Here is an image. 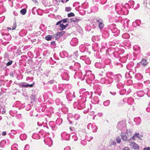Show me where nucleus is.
Instances as JSON below:
<instances>
[{
	"instance_id": "1",
	"label": "nucleus",
	"mask_w": 150,
	"mask_h": 150,
	"mask_svg": "<svg viewBox=\"0 0 150 150\" xmlns=\"http://www.w3.org/2000/svg\"><path fill=\"white\" fill-rule=\"evenodd\" d=\"M115 10L118 14L127 15L128 13V11L125 6L122 5L120 6L118 4L115 5Z\"/></svg>"
},
{
	"instance_id": "2",
	"label": "nucleus",
	"mask_w": 150,
	"mask_h": 150,
	"mask_svg": "<svg viewBox=\"0 0 150 150\" xmlns=\"http://www.w3.org/2000/svg\"><path fill=\"white\" fill-rule=\"evenodd\" d=\"M86 100L84 98H81L79 101L74 102L73 103V106L74 108H77L78 109H81L85 107V103Z\"/></svg>"
},
{
	"instance_id": "3",
	"label": "nucleus",
	"mask_w": 150,
	"mask_h": 150,
	"mask_svg": "<svg viewBox=\"0 0 150 150\" xmlns=\"http://www.w3.org/2000/svg\"><path fill=\"white\" fill-rule=\"evenodd\" d=\"M117 128L121 131L122 134H128L126 124L125 121H122L119 122L117 124Z\"/></svg>"
},
{
	"instance_id": "4",
	"label": "nucleus",
	"mask_w": 150,
	"mask_h": 150,
	"mask_svg": "<svg viewBox=\"0 0 150 150\" xmlns=\"http://www.w3.org/2000/svg\"><path fill=\"white\" fill-rule=\"evenodd\" d=\"M57 73L58 74L59 73H61V76L63 80L68 81L69 80V75L68 71L63 69H60Z\"/></svg>"
},
{
	"instance_id": "5",
	"label": "nucleus",
	"mask_w": 150,
	"mask_h": 150,
	"mask_svg": "<svg viewBox=\"0 0 150 150\" xmlns=\"http://www.w3.org/2000/svg\"><path fill=\"white\" fill-rule=\"evenodd\" d=\"M82 80H83L84 79H86V82L89 84L91 83H92L95 79L94 75L91 73L90 74H87V73L86 75L84 76L83 78H81Z\"/></svg>"
},
{
	"instance_id": "6",
	"label": "nucleus",
	"mask_w": 150,
	"mask_h": 150,
	"mask_svg": "<svg viewBox=\"0 0 150 150\" xmlns=\"http://www.w3.org/2000/svg\"><path fill=\"white\" fill-rule=\"evenodd\" d=\"M65 85L63 84H59L57 85H54L52 87L53 91L57 93H61L64 90Z\"/></svg>"
},
{
	"instance_id": "7",
	"label": "nucleus",
	"mask_w": 150,
	"mask_h": 150,
	"mask_svg": "<svg viewBox=\"0 0 150 150\" xmlns=\"http://www.w3.org/2000/svg\"><path fill=\"white\" fill-rule=\"evenodd\" d=\"M108 28L113 34V35L117 36L120 34V30L116 27V25L114 24H112L108 25Z\"/></svg>"
},
{
	"instance_id": "8",
	"label": "nucleus",
	"mask_w": 150,
	"mask_h": 150,
	"mask_svg": "<svg viewBox=\"0 0 150 150\" xmlns=\"http://www.w3.org/2000/svg\"><path fill=\"white\" fill-rule=\"evenodd\" d=\"M134 63L133 62H131L128 63L126 66V67L127 69L129 70V72L131 73L134 74L136 72V67H134Z\"/></svg>"
},
{
	"instance_id": "9",
	"label": "nucleus",
	"mask_w": 150,
	"mask_h": 150,
	"mask_svg": "<svg viewBox=\"0 0 150 150\" xmlns=\"http://www.w3.org/2000/svg\"><path fill=\"white\" fill-rule=\"evenodd\" d=\"M65 94L66 95L67 98L69 101H71L73 98L75 97L74 92H70L69 91H67L65 92Z\"/></svg>"
},
{
	"instance_id": "10",
	"label": "nucleus",
	"mask_w": 150,
	"mask_h": 150,
	"mask_svg": "<svg viewBox=\"0 0 150 150\" xmlns=\"http://www.w3.org/2000/svg\"><path fill=\"white\" fill-rule=\"evenodd\" d=\"M111 74L110 72H107L106 74V84L108 85H109V86H111V84L112 83L113 80L112 78L109 76L110 74Z\"/></svg>"
},
{
	"instance_id": "11",
	"label": "nucleus",
	"mask_w": 150,
	"mask_h": 150,
	"mask_svg": "<svg viewBox=\"0 0 150 150\" xmlns=\"http://www.w3.org/2000/svg\"><path fill=\"white\" fill-rule=\"evenodd\" d=\"M11 144L10 140L6 139V140H2L0 142V146L1 147H4L7 146Z\"/></svg>"
},
{
	"instance_id": "12",
	"label": "nucleus",
	"mask_w": 150,
	"mask_h": 150,
	"mask_svg": "<svg viewBox=\"0 0 150 150\" xmlns=\"http://www.w3.org/2000/svg\"><path fill=\"white\" fill-rule=\"evenodd\" d=\"M95 20H96L97 23L98 24L99 28L100 29H102L104 26V23L103 20L99 17L96 18L95 19Z\"/></svg>"
},
{
	"instance_id": "13",
	"label": "nucleus",
	"mask_w": 150,
	"mask_h": 150,
	"mask_svg": "<svg viewBox=\"0 0 150 150\" xmlns=\"http://www.w3.org/2000/svg\"><path fill=\"white\" fill-rule=\"evenodd\" d=\"M81 67V65L79 63L76 62L74 66H70L69 67V69L73 71H76L78 70Z\"/></svg>"
},
{
	"instance_id": "14",
	"label": "nucleus",
	"mask_w": 150,
	"mask_h": 150,
	"mask_svg": "<svg viewBox=\"0 0 150 150\" xmlns=\"http://www.w3.org/2000/svg\"><path fill=\"white\" fill-rule=\"evenodd\" d=\"M128 141L130 142L129 145L131 146L132 148L135 149H139V146L137 144L135 143L134 141H132V139H129Z\"/></svg>"
},
{
	"instance_id": "15",
	"label": "nucleus",
	"mask_w": 150,
	"mask_h": 150,
	"mask_svg": "<svg viewBox=\"0 0 150 150\" xmlns=\"http://www.w3.org/2000/svg\"><path fill=\"white\" fill-rule=\"evenodd\" d=\"M148 64L147 60L143 59L140 62L138 63L136 66L137 68H139L140 66H146Z\"/></svg>"
},
{
	"instance_id": "16",
	"label": "nucleus",
	"mask_w": 150,
	"mask_h": 150,
	"mask_svg": "<svg viewBox=\"0 0 150 150\" xmlns=\"http://www.w3.org/2000/svg\"><path fill=\"white\" fill-rule=\"evenodd\" d=\"M70 135L68 134L67 133L65 132H64L61 134L62 137L63 139L65 140H69L70 139Z\"/></svg>"
},
{
	"instance_id": "17",
	"label": "nucleus",
	"mask_w": 150,
	"mask_h": 150,
	"mask_svg": "<svg viewBox=\"0 0 150 150\" xmlns=\"http://www.w3.org/2000/svg\"><path fill=\"white\" fill-rule=\"evenodd\" d=\"M78 40L77 38H72L70 42L71 45L72 46H75L78 45Z\"/></svg>"
},
{
	"instance_id": "18",
	"label": "nucleus",
	"mask_w": 150,
	"mask_h": 150,
	"mask_svg": "<svg viewBox=\"0 0 150 150\" xmlns=\"http://www.w3.org/2000/svg\"><path fill=\"white\" fill-rule=\"evenodd\" d=\"M48 75L49 74H48L47 75H45L43 77L42 82L44 86L47 84V82L48 81V80L50 79V77Z\"/></svg>"
},
{
	"instance_id": "19",
	"label": "nucleus",
	"mask_w": 150,
	"mask_h": 150,
	"mask_svg": "<svg viewBox=\"0 0 150 150\" xmlns=\"http://www.w3.org/2000/svg\"><path fill=\"white\" fill-rule=\"evenodd\" d=\"M80 59L85 61V63L87 64H89L91 63V61H90L89 58L86 55L81 56Z\"/></svg>"
},
{
	"instance_id": "20",
	"label": "nucleus",
	"mask_w": 150,
	"mask_h": 150,
	"mask_svg": "<svg viewBox=\"0 0 150 150\" xmlns=\"http://www.w3.org/2000/svg\"><path fill=\"white\" fill-rule=\"evenodd\" d=\"M115 81L116 82H119L122 78V76L120 74H116L113 76Z\"/></svg>"
},
{
	"instance_id": "21",
	"label": "nucleus",
	"mask_w": 150,
	"mask_h": 150,
	"mask_svg": "<svg viewBox=\"0 0 150 150\" xmlns=\"http://www.w3.org/2000/svg\"><path fill=\"white\" fill-rule=\"evenodd\" d=\"M92 93L91 92L89 93L88 91H87L86 93L84 94L82 96L83 97L82 98H85L86 100V98L90 99L92 97Z\"/></svg>"
},
{
	"instance_id": "22",
	"label": "nucleus",
	"mask_w": 150,
	"mask_h": 150,
	"mask_svg": "<svg viewBox=\"0 0 150 150\" xmlns=\"http://www.w3.org/2000/svg\"><path fill=\"white\" fill-rule=\"evenodd\" d=\"M127 100V103L129 105H131L134 103V99L131 97H130L128 98H125L123 100V101H126Z\"/></svg>"
},
{
	"instance_id": "23",
	"label": "nucleus",
	"mask_w": 150,
	"mask_h": 150,
	"mask_svg": "<svg viewBox=\"0 0 150 150\" xmlns=\"http://www.w3.org/2000/svg\"><path fill=\"white\" fill-rule=\"evenodd\" d=\"M95 66L97 68L100 69L101 68H104L105 66L104 65H103L100 62H97L95 64Z\"/></svg>"
},
{
	"instance_id": "24",
	"label": "nucleus",
	"mask_w": 150,
	"mask_h": 150,
	"mask_svg": "<svg viewBox=\"0 0 150 150\" xmlns=\"http://www.w3.org/2000/svg\"><path fill=\"white\" fill-rule=\"evenodd\" d=\"M34 85V83H33L31 84H24L23 83H20L19 85L22 87L27 88L28 87H32Z\"/></svg>"
},
{
	"instance_id": "25",
	"label": "nucleus",
	"mask_w": 150,
	"mask_h": 150,
	"mask_svg": "<svg viewBox=\"0 0 150 150\" xmlns=\"http://www.w3.org/2000/svg\"><path fill=\"white\" fill-rule=\"evenodd\" d=\"M109 33L107 30L104 31L102 34V37L105 38H108L109 37Z\"/></svg>"
},
{
	"instance_id": "26",
	"label": "nucleus",
	"mask_w": 150,
	"mask_h": 150,
	"mask_svg": "<svg viewBox=\"0 0 150 150\" xmlns=\"http://www.w3.org/2000/svg\"><path fill=\"white\" fill-rule=\"evenodd\" d=\"M118 18L117 17H116L115 18L114 17L111 16L109 18V21L110 23L116 22L118 21Z\"/></svg>"
},
{
	"instance_id": "27",
	"label": "nucleus",
	"mask_w": 150,
	"mask_h": 150,
	"mask_svg": "<svg viewBox=\"0 0 150 150\" xmlns=\"http://www.w3.org/2000/svg\"><path fill=\"white\" fill-rule=\"evenodd\" d=\"M4 35V38L7 41L10 40L11 38V35L9 33L5 34Z\"/></svg>"
},
{
	"instance_id": "28",
	"label": "nucleus",
	"mask_w": 150,
	"mask_h": 150,
	"mask_svg": "<svg viewBox=\"0 0 150 150\" xmlns=\"http://www.w3.org/2000/svg\"><path fill=\"white\" fill-rule=\"evenodd\" d=\"M136 94L139 97H141L144 95L145 93L142 91H139L137 92Z\"/></svg>"
},
{
	"instance_id": "29",
	"label": "nucleus",
	"mask_w": 150,
	"mask_h": 150,
	"mask_svg": "<svg viewBox=\"0 0 150 150\" xmlns=\"http://www.w3.org/2000/svg\"><path fill=\"white\" fill-rule=\"evenodd\" d=\"M60 55L62 58H64L68 56V54L66 51H64L60 53Z\"/></svg>"
},
{
	"instance_id": "30",
	"label": "nucleus",
	"mask_w": 150,
	"mask_h": 150,
	"mask_svg": "<svg viewBox=\"0 0 150 150\" xmlns=\"http://www.w3.org/2000/svg\"><path fill=\"white\" fill-rule=\"evenodd\" d=\"M27 33V31L26 30H21L19 33V35L21 37H23L25 36Z\"/></svg>"
},
{
	"instance_id": "31",
	"label": "nucleus",
	"mask_w": 150,
	"mask_h": 150,
	"mask_svg": "<svg viewBox=\"0 0 150 150\" xmlns=\"http://www.w3.org/2000/svg\"><path fill=\"white\" fill-rule=\"evenodd\" d=\"M27 137V135L25 133L21 134L20 136V139L22 140L23 141L25 140L26 139Z\"/></svg>"
},
{
	"instance_id": "32",
	"label": "nucleus",
	"mask_w": 150,
	"mask_h": 150,
	"mask_svg": "<svg viewBox=\"0 0 150 150\" xmlns=\"http://www.w3.org/2000/svg\"><path fill=\"white\" fill-rule=\"evenodd\" d=\"M134 121L137 123V125H139L141 122V118L139 117L135 118L134 119Z\"/></svg>"
},
{
	"instance_id": "33",
	"label": "nucleus",
	"mask_w": 150,
	"mask_h": 150,
	"mask_svg": "<svg viewBox=\"0 0 150 150\" xmlns=\"http://www.w3.org/2000/svg\"><path fill=\"white\" fill-rule=\"evenodd\" d=\"M98 45L96 43L93 44L92 45V49L95 51H96L98 50Z\"/></svg>"
},
{
	"instance_id": "34",
	"label": "nucleus",
	"mask_w": 150,
	"mask_h": 150,
	"mask_svg": "<svg viewBox=\"0 0 150 150\" xmlns=\"http://www.w3.org/2000/svg\"><path fill=\"white\" fill-rule=\"evenodd\" d=\"M135 77L137 79L140 80L142 78L143 76L141 74L137 73L135 75Z\"/></svg>"
},
{
	"instance_id": "35",
	"label": "nucleus",
	"mask_w": 150,
	"mask_h": 150,
	"mask_svg": "<svg viewBox=\"0 0 150 150\" xmlns=\"http://www.w3.org/2000/svg\"><path fill=\"white\" fill-rule=\"evenodd\" d=\"M79 49L81 52H84L86 49L85 46L83 45H81L79 47Z\"/></svg>"
},
{
	"instance_id": "36",
	"label": "nucleus",
	"mask_w": 150,
	"mask_h": 150,
	"mask_svg": "<svg viewBox=\"0 0 150 150\" xmlns=\"http://www.w3.org/2000/svg\"><path fill=\"white\" fill-rule=\"evenodd\" d=\"M81 20L82 19H81L80 18H74L70 19V20L71 22H77L81 21Z\"/></svg>"
},
{
	"instance_id": "37",
	"label": "nucleus",
	"mask_w": 150,
	"mask_h": 150,
	"mask_svg": "<svg viewBox=\"0 0 150 150\" xmlns=\"http://www.w3.org/2000/svg\"><path fill=\"white\" fill-rule=\"evenodd\" d=\"M134 2L133 1H130L128 2V5L130 8H133L134 7Z\"/></svg>"
},
{
	"instance_id": "38",
	"label": "nucleus",
	"mask_w": 150,
	"mask_h": 150,
	"mask_svg": "<svg viewBox=\"0 0 150 150\" xmlns=\"http://www.w3.org/2000/svg\"><path fill=\"white\" fill-rule=\"evenodd\" d=\"M32 138L34 139H38L40 138V135L36 133H34L32 136Z\"/></svg>"
},
{
	"instance_id": "39",
	"label": "nucleus",
	"mask_w": 150,
	"mask_h": 150,
	"mask_svg": "<svg viewBox=\"0 0 150 150\" xmlns=\"http://www.w3.org/2000/svg\"><path fill=\"white\" fill-rule=\"evenodd\" d=\"M120 51L114 52H113V54L115 57L117 58H119L120 56Z\"/></svg>"
},
{
	"instance_id": "40",
	"label": "nucleus",
	"mask_w": 150,
	"mask_h": 150,
	"mask_svg": "<svg viewBox=\"0 0 150 150\" xmlns=\"http://www.w3.org/2000/svg\"><path fill=\"white\" fill-rule=\"evenodd\" d=\"M99 100L98 98L96 96L93 98V100L92 101V103L96 104L98 103Z\"/></svg>"
},
{
	"instance_id": "41",
	"label": "nucleus",
	"mask_w": 150,
	"mask_h": 150,
	"mask_svg": "<svg viewBox=\"0 0 150 150\" xmlns=\"http://www.w3.org/2000/svg\"><path fill=\"white\" fill-rule=\"evenodd\" d=\"M118 83L117 84V86L118 88L121 89L124 87V85L123 83L120 82Z\"/></svg>"
},
{
	"instance_id": "42",
	"label": "nucleus",
	"mask_w": 150,
	"mask_h": 150,
	"mask_svg": "<svg viewBox=\"0 0 150 150\" xmlns=\"http://www.w3.org/2000/svg\"><path fill=\"white\" fill-rule=\"evenodd\" d=\"M18 146V145L17 144L15 143L11 146V149L12 150H18L17 148Z\"/></svg>"
},
{
	"instance_id": "43",
	"label": "nucleus",
	"mask_w": 150,
	"mask_h": 150,
	"mask_svg": "<svg viewBox=\"0 0 150 150\" xmlns=\"http://www.w3.org/2000/svg\"><path fill=\"white\" fill-rule=\"evenodd\" d=\"M17 113V111L16 110H11L9 112V113L12 116H16Z\"/></svg>"
},
{
	"instance_id": "44",
	"label": "nucleus",
	"mask_w": 150,
	"mask_h": 150,
	"mask_svg": "<svg viewBox=\"0 0 150 150\" xmlns=\"http://www.w3.org/2000/svg\"><path fill=\"white\" fill-rule=\"evenodd\" d=\"M5 10L4 7L3 6V4L0 5V14L3 13Z\"/></svg>"
},
{
	"instance_id": "45",
	"label": "nucleus",
	"mask_w": 150,
	"mask_h": 150,
	"mask_svg": "<svg viewBox=\"0 0 150 150\" xmlns=\"http://www.w3.org/2000/svg\"><path fill=\"white\" fill-rule=\"evenodd\" d=\"M82 7L84 9L87 8L88 7V2H85L83 3L81 5Z\"/></svg>"
},
{
	"instance_id": "46",
	"label": "nucleus",
	"mask_w": 150,
	"mask_h": 150,
	"mask_svg": "<svg viewBox=\"0 0 150 150\" xmlns=\"http://www.w3.org/2000/svg\"><path fill=\"white\" fill-rule=\"evenodd\" d=\"M54 37L53 36L48 35L45 36V39L47 41H49L51 40Z\"/></svg>"
},
{
	"instance_id": "47",
	"label": "nucleus",
	"mask_w": 150,
	"mask_h": 150,
	"mask_svg": "<svg viewBox=\"0 0 150 150\" xmlns=\"http://www.w3.org/2000/svg\"><path fill=\"white\" fill-rule=\"evenodd\" d=\"M95 92L96 93H98V94L100 95V93H102V91L99 87H98L96 88V90L95 91Z\"/></svg>"
},
{
	"instance_id": "48",
	"label": "nucleus",
	"mask_w": 150,
	"mask_h": 150,
	"mask_svg": "<svg viewBox=\"0 0 150 150\" xmlns=\"http://www.w3.org/2000/svg\"><path fill=\"white\" fill-rule=\"evenodd\" d=\"M111 62V60L109 59H105L103 60L104 64L106 65L109 64Z\"/></svg>"
},
{
	"instance_id": "49",
	"label": "nucleus",
	"mask_w": 150,
	"mask_h": 150,
	"mask_svg": "<svg viewBox=\"0 0 150 150\" xmlns=\"http://www.w3.org/2000/svg\"><path fill=\"white\" fill-rule=\"evenodd\" d=\"M85 88H82L80 89L79 91V93L80 94H82V96L84 94L87 92Z\"/></svg>"
},
{
	"instance_id": "50",
	"label": "nucleus",
	"mask_w": 150,
	"mask_h": 150,
	"mask_svg": "<svg viewBox=\"0 0 150 150\" xmlns=\"http://www.w3.org/2000/svg\"><path fill=\"white\" fill-rule=\"evenodd\" d=\"M30 98L32 101H35L36 99V95L34 93H32L30 96Z\"/></svg>"
},
{
	"instance_id": "51",
	"label": "nucleus",
	"mask_w": 150,
	"mask_h": 150,
	"mask_svg": "<svg viewBox=\"0 0 150 150\" xmlns=\"http://www.w3.org/2000/svg\"><path fill=\"white\" fill-rule=\"evenodd\" d=\"M139 135V133H136L132 137V138L131 139H133V140H135L136 138H138L139 139H142L140 137L138 136Z\"/></svg>"
},
{
	"instance_id": "52",
	"label": "nucleus",
	"mask_w": 150,
	"mask_h": 150,
	"mask_svg": "<svg viewBox=\"0 0 150 150\" xmlns=\"http://www.w3.org/2000/svg\"><path fill=\"white\" fill-rule=\"evenodd\" d=\"M132 73L130 74L129 72H127L125 74V77L126 78L131 79L132 78V76L131 75V74H132Z\"/></svg>"
},
{
	"instance_id": "53",
	"label": "nucleus",
	"mask_w": 150,
	"mask_h": 150,
	"mask_svg": "<svg viewBox=\"0 0 150 150\" xmlns=\"http://www.w3.org/2000/svg\"><path fill=\"white\" fill-rule=\"evenodd\" d=\"M69 25V24L68 23L66 25H64L63 24H60V27H61V29H60V30H63L65 28H66Z\"/></svg>"
},
{
	"instance_id": "54",
	"label": "nucleus",
	"mask_w": 150,
	"mask_h": 150,
	"mask_svg": "<svg viewBox=\"0 0 150 150\" xmlns=\"http://www.w3.org/2000/svg\"><path fill=\"white\" fill-rule=\"evenodd\" d=\"M98 10V8L96 6H94L91 8V11L92 12H95L97 11Z\"/></svg>"
},
{
	"instance_id": "55",
	"label": "nucleus",
	"mask_w": 150,
	"mask_h": 150,
	"mask_svg": "<svg viewBox=\"0 0 150 150\" xmlns=\"http://www.w3.org/2000/svg\"><path fill=\"white\" fill-rule=\"evenodd\" d=\"M55 102L56 104L57 105H62V102H61L59 98H57L55 100Z\"/></svg>"
},
{
	"instance_id": "56",
	"label": "nucleus",
	"mask_w": 150,
	"mask_h": 150,
	"mask_svg": "<svg viewBox=\"0 0 150 150\" xmlns=\"http://www.w3.org/2000/svg\"><path fill=\"white\" fill-rule=\"evenodd\" d=\"M61 110L64 113H67L68 111V109L66 107H63L61 108Z\"/></svg>"
},
{
	"instance_id": "57",
	"label": "nucleus",
	"mask_w": 150,
	"mask_h": 150,
	"mask_svg": "<svg viewBox=\"0 0 150 150\" xmlns=\"http://www.w3.org/2000/svg\"><path fill=\"white\" fill-rule=\"evenodd\" d=\"M62 119L60 118H58L56 120V123L59 125H60L62 123Z\"/></svg>"
},
{
	"instance_id": "58",
	"label": "nucleus",
	"mask_w": 150,
	"mask_h": 150,
	"mask_svg": "<svg viewBox=\"0 0 150 150\" xmlns=\"http://www.w3.org/2000/svg\"><path fill=\"white\" fill-rule=\"evenodd\" d=\"M120 93L121 95H123L126 93V90L123 89L120 91Z\"/></svg>"
},
{
	"instance_id": "59",
	"label": "nucleus",
	"mask_w": 150,
	"mask_h": 150,
	"mask_svg": "<svg viewBox=\"0 0 150 150\" xmlns=\"http://www.w3.org/2000/svg\"><path fill=\"white\" fill-rule=\"evenodd\" d=\"M107 44L106 42H103L101 43V46L102 48H105V47L107 46Z\"/></svg>"
},
{
	"instance_id": "60",
	"label": "nucleus",
	"mask_w": 150,
	"mask_h": 150,
	"mask_svg": "<svg viewBox=\"0 0 150 150\" xmlns=\"http://www.w3.org/2000/svg\"><path fill=\"white\" fill-rule=\"evenodd\" d=\"M67 119L68 120L69 123L71 125L74 122V119L73 118H70V117L69 116L67 117Z\"/></svg>"
},
{
	"instance_id": "61",
	"label": "nucleus",
	"mask_w": 150,
	"mask_h": 150,
	"mask_svg": "<svg viewBox=\"0 0 150 150\" xmlns=\"http://www.w3.org/2000/svg\"><path fill=\"white\" fill-rule=\"evenodd\" d=\"M26 9L25 8H23L20 11V13L22 15H25L26 13Z\"/></svg>"
},
{
	"instance_id": "62",
	"label": "nucleus",
	"mask_w": 150,
	"mask_h": 150,
	"mask_svg": "<svg viewBox=\"0 0 150 150\" xmlns=\"http://www.w3.org/2000/svg\"><path fill=\"white\" fill-rule=\"evenodd\" d=\"M100 82L102 84L106 83V79L102 78L100 80Z\"/></svg>"
},
{
	"instance_id": "63",
	"label": "nucleus",
	"mask_w": 150,
	"mask_h": 150,
	"mask_svg": "<svg viewBox=\"0 0 150 150\" xmlns=\"http://www.w3.org/2000/svg\"><path fill=\"white\" fill-rule=\"evenodd\" d=\"M122 139L124 141L127 140L128 138L126 135H121Z\"/></svg>"
},
{
	"instance_id": "64",
	"label": "nucleus",
	"mask_w": 150,
	"mask_h": 150,
	"mask_svg": "<svg viewBox=\"0 0 150 150\" xmlns=\"http://www.w3.org/2000/svg\"><path fill=\"white\" fill-rule=\"evenodd\" d=\"M110 103V101L109 100H107L103 102V105L105 106H108Z\"/></svg>"
}]
</instances>
